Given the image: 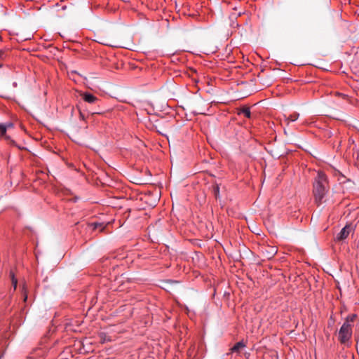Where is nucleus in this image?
<instances>
[{"label":"nucleus","mask_w":359,"mask_h":359,"mask_svg":"<svg viewBox=\"0 0 359 359\" xmlns=\"http://www.w3.org/2000/svg\"><path fill=\"white\" fill-rule=\"evenodd\" d=\"M352 336V326L348 322H344L339 332V339L341 343L348 341Z\"/></svg>","instance_id":"f03ea898"},{"label":"nucleus","mask_w":359,"mask_h":359,"mask_svg":"<svg viewBox=\"0 0 359 359\" xmlns=\"http://www.w3.org/2000/svg\"><path fill=\"white\" fill-rule=\"evenodd\" d=\"M4 126H6V130L8 128H11L13 127V124L11 122H8V123H5Z\"/></svg>","instance_id":"4468645a"},{"label":"nucleus","mask_w":359,"mask_h":359,"mask_svg":"<svg viewBox=\"0 0 359 359\" xmlns=\"http://www.w3.org/2000/svg\"><path fill=\"white\" fill-rule=\"evenodd\" d=\"M11 280H12V284L13 285L14 288L15 289L16 287H17L18 280L14 277V275H13V273L12 272H11Z\"/></svg>","instance_id":"9b49d317"},{"label":"nucleus","mask_w":359,"mask_h":359,"mask_svg":"<svg viewBox=\"0 0 359 359\" xmlns=\"http://www.w3.org/2000/svg\"><path fill=\"white\" fill-rule=\"evenodd\" d=\"M355 318H356V315L355 314L349 315L346 318L345 322H348V323H350V322H353Z\"/></svg>","instance_id":"9d476101"},{"label":"nucleus","mask_w":359,"mask_h":359,"mask_svg":"<svg viewBox=\"0 0 359 359\" xmlns=\"http://www.w3.org/2000/svg\"><path fill=\"white\" fill-rule=\"evenodd\" d=\"M215 192H216V193H218V192H219V187H216V189H215Z\"/></svg>","instance_id":"dca6fc26"},{"label":"nucleus","mask_w":359,"mask_h":359,"mask_svg":"<svg viewBox=\"0 0 359 359\" xmlns=\"http://www.w3.org/2000/svg\"><path fill=\"white\" fill-rule=\"evenodd\" d=\"M79 118L81 120H83V121L86 120V117L81 111H79Z\"/></svg>","instance_id":"ddd939ff"},{"label":"nucleus","mask_w":359,"mask_h":359,"mask_svg":"<svg viewBox=\"0 0 359 359\" xmlns=\"http://www.w3.org/2000/svg\"><path fill=\"white\" fill-rule=\"evenodd\" d=\"M102 112L100 111H94V112H91V114L93 115V114H101Z\"/></svg>","instance_id":"2eb2a0df"},{"label":"nucleus","mask_w":359,"mask_h":359,"mask_svg":"<svg viewBox=\"0 0 359 359\" xmlns=\"http://www.w3.org/2000/svg\"><path fill=\"white\" fill-rule=\"evenodd\" d=\"M6 126L4 123H0V137L6 136Z\"/></svg>","instance_id":"1a4fd4ad"},{"label":"nucleus","mask_w":359,"mask_h":359,"mask_svg":"<svg viewBox=\"0 0 359 359\" xmlns=\"http://www.w3.org/2000/svg\"><path fill=\"white\" fill-rule=\"evenodd\" d=\"M246 346V343H245L243 341H241L239 342H237L231 349V353H239L241 351V349L243 348H245Z\"/></svg>","instance_id":"39448f33"},{"label":"nucleus","mask_w":359,"mask_h":359,"mask_svg":"<svg viewBox=\"0 0 359 359\" xmlns=\"http://www.w3.org/2000/svg\"><path fill=\"white\" fill-rule=\"evenodd\" d=\"M352 231V227L350 224H346L340 232L336 236L334 240L337 242L344 241Z\"/></svg>","instance_id":"7ed1b4c3"},{"label":"nucleus","mask_w":359,"mask_h":359,"mask_svg":"<svg viewBox=\"0 0 359 359\" xmlns=\"http://www.w3.org/2000/svg\"><path fill=\"white\" fill-rule=\"evenodd\" d=\"M299 116V114L298 113L294 112V113L291 114L290 115H289L288 116H285V121L286 124L288 125L290 122H293V121H295L296 120H297Z\"/></svg>","instance_id":"0eeeda50"},{"label":"nucleus","mask_w":359,"mask_h":359,"mask_svg":"<svg viewBox=\"0 0 359 359\" xmlns=\"http://www.w3.org/2000/svg\"><path fill=\"white\" fill-rule=\"evenodd\" d=\"M3 54H4V52L2 50H0V57H1Z\"/></svg>","instance_id":"f3484780"},{"label":"nucleus","mask_w":359,"mask_h":359,"mask_svg":"<svg viewBox=\"0 0 359 359\" xmlns=\"http://www.w3.org/2000/svg\"><path fill=\"white\" fill-rule=\"evenodd\" d=\"M100 340L103 343L107 341H110L109 339H107V335L104 333H103V332L100 334Z\"/></svg>","instance_id":"f8f14e48"},{"label":"nucleus","mask_w":359,"mask_h":359,"mask_svg":"<svg viewBox=\"0 0 359 359\" xmlns=\"http://www.w3.org/2000/svg\"><path fill=\"white\" fill-rule=\"evenodd\" d=\"M328 191L329 184L327 176L323 172L318 171L313 183V194L317 205H320L325 201V197Z\"/></svg>","instance_id":"f257e3e1"},{"label":"nucleus","mask_w":359,"mask_h":359,"mask_svg":"<svg viewBox=\"0 0 359 359\" xmlns=\"http://www.w3.org/2000/svg\"><path fill=\"white\" fill-rule=\"evenodd\" d=\"M88 226L92 229V230H96L98 228H100V231H102L105 226H103V224L102 223H98V222H92V223H90L88 224Z\"/></svg>","instance_id":"6e6552de"},{"label":"nucleus","mask_w":359,"mask_h":359,"mask_svg":"<svg viewBox=\"0 0 359 359\" xmlns=\"http://www.w3.org/2000/svg\"><path fill=\"white\" fill-rule=\"evenodd\" d=\"M81 96L85 102L89 104H95L99 101V99L96 96L88 92L81 93Z\"/></svg>","instance_id":"20e7f679"},{"label":"nucleus","mask_w":359,"mask_h":359,"mask_svg":"<svg viewBox=\"0 0 359 359\" xmlns=\"http://www.w3.org/2000/svg\"><path fill=\"white\" fill-rule=\"evenodd\" d=\"M237 114L238 115L243 114L248 118H250L251 117L250 109L248 107H243L242 108L238 109Z\"/></svg>","instance_id":"423d86ee"}]
</instances>
